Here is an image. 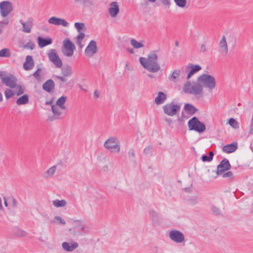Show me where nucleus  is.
I'll return each instance as SVG.
<instances>
[{
  "instance_id": "6e6d98bb",
  "label": "nucleus",
  "mask_w": 253,
  "mask_h": 253,
  "mask_svg": "<svg viewBox=\"0 0 253 253\" xmlns=\"http://www.w3.org/2000/svg\"><path fill=\"white\" fill-rule=\"evenodd\" d=\"M202 160L203 162H210L212 160L209 156L207 155H203L202 157Z\"/></svg>"
},
{
  "instance_id": "f704fd0d",
  "label": "nucleus",
  "mask_w": 253,
  "mask_h": 253,
  "mask_svg": "<svg viewBox=\"0 0 253 253\" xmlns=\"http://www.w3.org/2000/svg\"><path fill=\"white\" fill-rule=\"evenodd\" d=\"M52 223L54 224H58L64 225L66 224V221L63 218L60 216H55L53 219L51 221Z\"/></svg>"
},
{
  "instance_id": "f8f14e48",
  "label": "nucleus",
  "mask_w": 253,
  "mask_h": 253,
  "mask_svg": "<svg viewBox=\"0 0 253 253\" xmlns=\"http://www.w3.org/2000/svg\"><path fill=\"white\" fill-rule=\"evenodd\" d=\"M47 22L49 24L56 26H62L64 27H67L69 26V23L64 19L55 16L50 17L48 18Z\"/></svg>"
},
{
  "instance_id": "e433bc0d",
  "label": "nucleus",
  "mask_w": 253,
  "mask_h": 253,
  "mask_svg": "<svg viewBox=\"0 0 253 253\" xmlns=\"http://www.w3.org/2000/svg\"><path fill=\"white\" fill-rule=\"evenodd\" d=\"M11 55L9 48H4L0 50V57H9Z\"/></svg>"
},
{
  "instance_id": "f3484780",
  "label": "nucleus",
  "mask_w": 253,
  "mask_h": 253,
  "mask_svg": "<svg viewBox=\"0 0 253 253\" xmlns=\"http://www.w3.org/2000/svg\"><path fill=\"white\" fill-rule=\"evenodd\" d=\"M77 4H80L84 8H87L94 6V0H74Z\"/></svg>"
},
{
  "instance_id": "58836bf2",
  "label": "nucleus",
  "mask_w": 253,
  "mask_h": 253,
  "mask_svg": "<svg viewBox=\"0 0 253 253\" xmlns=\"http://www.w3.org/2000/svg\"><path fill=\"white\" fill-rule=\"evenodd\" d=\"M13 88H14V91L15 95H20L24 93V89L22 87V86L19 84H15V86H14Z\"/></svg>"
},
{
  "instance_id": "8fccbe9b",
  "label": "nucleus",
  "mask_w": 253,
  "mask_h": 253,
  "mask_svg": "<svg viewBox=\"0 0 253 253\" xmlns=\"http://www.w3.org/2000/svg\"><path fill=\"white\" fill-rule=\"evenodd\" d=\"M233 175V173L230 171H228L226 172L223 173L222 175V176L223 178H226V177L232 178Z\"/></svg>"
},
{
  "instance_id": "6ab92c4d",
  "label": "nucleus",
  "mask_w": 253,
  "mask_h": 253,
  "mask_svg": "<svg viewBox=\"0 0 253 253\" xmlns=\"http://www.w3.org/2000/svg\"><path fill=\"white\" fill-rule=\"evenodd\" d=\"M34 65L33 58L30 55H27L26 57V61L23 64V67L26 70L32 69Z\"/></svg>"
},
{
  "instance_id": "37998d69",
  "label": "nucleus",
  "mask_w": 253,
  "mask_h": 253,
  "mask_svg": "<svg viewBox=\"0 0 253 253\" xmlns=\"http://www.w3.org/2000/svg\"><path fill=\"white\" fill-rule=\"evenodd\" d=\"M229 124L234 128H238L239 123L233 118H230L228 121Z\"/></svg>"
},
{
  "instance_id": "13d9d810",
  "label": "nucleus",
  "mask_w": 253,
  "mask_h": 253,
  "mask_svg": "<svg viewBox=\"0 0 253 253\" xmlns=\"http://www.w3.org/2000/svg\"><path fill=\"white\" fill-rule=\"evenodd\" d=\"M54 98H52L49 100H47L45 104H47V105H51V106H52V105H53L54 103Z\"/></svg>"
},
{
  "instance_id": "473e14b6",
  "label": "nucleus",
  "mask_w": 253,
  "mask_h": 253,
  "mask_svg": "<svg viewBox=\"0 0 253 253\" xmlns=\"http://www.w3.org/2000/svg\"><path fill=\"white\" fill-rule=\"evenodd\" d=\"M62 74L64 77L71 76L72 74V67L68 65L64 66L62 69Z\"/></svg>"
},
{
  "instance_id": "052dcab7",
  "label": "nucleus",
  "mask_w": 253,
  "mask_h": 253,
  "mask_svg": "<svg viewBox=\"0 0 253 253\" xmlns=\"http://www.w3.org/2000/svg\"><path fill=\"white\" fill-rule=\"evenodd\" d=\"M12 205L14 208H15L17 206V201L14 198H12Z\"/></svg>"
},
{
  "instance_id": "6e6552de",
  "label": "nucleus",
  "mask_w": 253,
  "mask_h": 253,
  "mask_svg": "<svg viewBox=\"0 0 253 253\" xmlns=\"http://www.w3.org/2000/svg\"><path fill=\"white\" fill-rule=\"evenodd\" d=\"M164 112L169 116H173L176 114L177 111H179L180 107L178 105L174 104L173 102L170 104H167L163 107Z\"/></svg>"
},
{
  "instance_id": "a19ab883",
  "label": "nucleus",
  "mask_w": 253,
  "mask_h": 253,
  "mask_svg": "<svg viewBox=\"0 0 253 253\" xmlns=\"http://www.w3.org/2000/svg\"><path fill=\"white\" fill-rule=\"evenodd\" d=\"M14 234L18 237H23L26 236L27 232L23 229H17L15 231Z\"/></svg>"
},
{
  "instance_id": "412c9836",
  "label": "nucleus",
  "mask_w": 253,
  "mask_h": 253,
  "mask_svg": "<svg viewBox=\"0 0 253 253\" xmlns=\"http://www.w3.org/2000/svg\"><path fill=\"white\" fill-rule=\"evenodd\" d=\"M238 148L237 143L234 142L230 144H228L222 147V150L223 152L227 153H233Z\"/></svg>"
},
{
  "instance_id": "680f3d73",
  "label": "nucleus",
  "mask_w": 253,
  "mask_h": 253,
  "mask_svg": "<svg viewBox=\"0 0 253 253\" xmlns=\"http://www.w3.org/2000/svg\"><path fill=\"white\" fill-rule=\"evenodd\" d=\"M129 155H130L131 156L134 157H135V153L133 149H130L129 151L128 152Z\"/></svg>"
},
{
  "instance_id": "4c0bfd02",
  "label": "nucleus",
  "mask_w": 253,
  "mask_h": 253,
  "mask_svg": "<svg viewBox=\"0 0 253 253\" xmlns=\"http://www.w3.org/2000/svg\"><path fill=\"white\" fill-rule=\"evenodd\" d=\"M74 26L79 33H80V32L84 33L85 31V26L83 23L76 22L74 24Z\"/></svg>"
},
{
  "instance_id": "774afa93",
  "label": "nucleus",
  "mask_w": 253,
  "mask_h": 253,
  "mask_svg": "<svg viewBox=\"0 0 253 253\" xmlns=\"http://www.w3.org/2000/svg\"><path fill=\"white\" fill-rule=\"evenodd\" d=\"M78 227L81 230H84V225H80Z\"/></svg>"
},
{
  "instance_id": "c85d7f7f",
  "label": "nucleus",
  "mask_w": 253,
  "mask_h": 253,
  "mask_svg": "<svg viewBox=\"0 0 253 253\" xmlns=\"http://www.w3.org/2000/svg\"><path fill=\"white\" fill-rule=\"evenodd\" d=\"M85 35L83 32H80L75 38V42L76 44L79 46V47L82 49L84 45L82 44V41L84 38Z\"/></svg>"
},
{
  "instance_id": "c756f323",
  "label": "nucleus",
  "mask_w": 253,
  "mask_h": 253,
  "mask_svg": "<svg viewBox=\"0 0 253 253\" xmlns=\"http://www.w3.org/2000/svg\"><path fill=\"white\" fill-rule=\"evenodd\" d=\"M29 102V96L27 94H24L18 98L16 100V103L18 105H25Z\"/></svg>"
},
{
  "instance_id": "e2e57ef3",
  "label": "nucleus",
  "mask_w": 253,
  "mask_h": 253,
  "mask_svg": "<svg viewBox=\"0 0 253 253\" xmlns=\"http://www.w3.org/2000/svg\"><path fill=\"white\" fill-rule=\"evenodd\" d=\"M57 78L63 82H65L67 81V79L64 77H57Z\"/></svg>"
},
{
  "instance_id": "5fc2aeb1",
  "label": "nucleus",
  "mask_w": 253,
  "mask_h": 253,
  "mask_svg": "<svg viewBox=\"0 0 253 253\" xmlns=\"http://www.w3.org/2000/svg\"><path fill=\"white\" fill-rule=\"evenodd\" d=\"M9 23V18H6V19H4L3 20L0 22V25L2 26L4 25H7Z\"/></svg>"
},
{
  "instance_id": "ddd939ff",
  "label": "nucleus",
  "mask_w": 253,
  "mask_h": 253,
  "mask_svg": "<svg viewBox=\"0 0 253 253\" xmlns=\"http://www.w3.org/2000/svg\"><path fill=\"white\" fill-rule=\"evenodd\" d=\"M63 250L67 252H72L79 247V244L75 241L64 242L61 245Z\"/></svg>"
},
{
  "instance_id": "79ce46f5",
  "label": "nucleus",
  "mask_w": 253,
  "mask_h": 253,
  "mask_svg": "<svg viewBox=\"0 0 253 253\" xmlns=\"http://www.w3.org/2000/svg\"><path fill=\"white\" fill-rule=\"evenodd\" d=\"M176 5L179 7L183 8L186 6V0H174Z\"/></svg>"
},
{
  "instance_id": "393cba45",
  "label": "nucleus",
  "mask_w": 253,
  "mask_h": 253,
  "mask_svg": "<svg viewBox=\"0 0 253 253\" xmlns=\"http://www.w3.org/2000/svg\"><path fill=\"white\" fill-rule=\"evenodd\" d=\"M52 206L56 208H63L66 206L67 201L64 199H55L51 202Z\"/></svg>"
},
{
  "instance_id": "1a4fd4ad",
  "label": "nucleus",
  "mask_w": 253,
  "mask_h": 253,
  "mask_svg": "<svg viewBox=\"0 0 253 253\" xmlns=\"http://www.w3.org/2000/svg\"><path fill=\"white\" fill-rule=\"evenodd\" d=\"M0 79L3 84H4L5 85L10 88H13L14 86H15L17 79L12 75L1 74Z\"/></svg>"
},
{
  "instance_id": "2eb2a0df",
  "label": "nucleus",
  "mask_w": 253,
  "mask_h": 253,
  "mask_svg": "<svg viewBox=\"0 0 253 253\" xmlns=\"http://www.w3.org/2000/svg\"><path fill=\"white\" fill-rule=\"evenodd\" d=\"M219 51L220 53L222 55H226L228 53V45L226 41L225 36H223L219 42Z\"/></svg>"
},
{
  "instance_id": "09e8293b",
  "label": "nucleus",
  "mask_w": 253,
  "mask_h": 253,
  "mask_svg": "<svg viewBox=\"0 0 253 253\" xmlns=\"http://www.w3.org/2000/svg\"><path fill=\"white\" fill-rule=\"evenodd\" d=\"M104 146L106 149L110 150L111 149V139L108 138L104 143Z\"/></svg>"
},
{
  "instance_id": "3c124183",
  "label": "nucleus",
  "mask_w": 253,
  "mask_h": 253,
  "mask_svg": "<svg viewBox=\"0 0 253 253\" xmlns=\"http://www.w3.org/2000/svg\"><path fill=\"white\" fill-rule=\"evenodd\" d=\"M152 147L151 146H149L146 147L143 150L144 153L145 154H150L152 151Z\"/></svg>"
},
{
  "instance_id": "69168bd1",
  "label": "nucleus",
  "mask_w": 253,
  "mask_h": 253,
  "mask_svg": "<svg viewBox=\"0 0 253 253\" xmlns=\"http://www.w3.org/2000/svg\"><path fill=\"white\" fill-rule=\"evenodd\" d=\"M213 155H214V154H213V152H211H211H210L209 153V157L211 159V160H212V159H213Z\"/></svg>"
},
{
  "instance_id": "4be33fe9",
  "label": "nucleus",
  "mask_w": 253,
  "mask_h": 253,
  "mask_svg": "<svg viewBox=\"0 0 253 253\" xmlns=\"http://www.w3.org/2000/svg\"><path fill=\"white\" fill-rule=\"evenodd\" d=\"M51 110L55 118L57 119L63 114L65 109L54 104L51 106Z\"/></svg>"
},
{
  "instance_id": "0e129e2a",
  "label": "nucleus",
  "mask_w": 253,
  "mask_h": 253,
  "mask_svg": "<svg viewBox=\"0 0 253 253\" xmlns=\"http://www.w3.org/2000/svg\"><path fill=\"white\" fill-rule=\"evenodd\" d=\"M3 200H4V205L6 207H7L8 206V204H7L6 198L4 197Z\"/></svg>"
},
{
  "instance_id": "f03ea898",
  "label": "nucleus",
  "mask_w": 253,
  "mask_h": 253,
  "mask_svg": "<svg viewBox=\"0 0 253 253\" xmlns=\"http://www.w3.org/2000/svg\"><path fill=\"white\" fill-rule=\"evenodd\" d=\"M139 62L145 69L151 73H156L161 69L158 63V55L155 53L149 54L147 59L140 57Z\"/></svg>"
},
{
  "instance_id": "864d4df0",
  "label": "nucleus",
  "mask_w": 253,
  "mask_h": 253,
  "mask_svg": "<svg viewBox=\"0 0 253 253\" xmlns=\"http://www.w3.org/2000/svg\"><path fill=\"white\" fill-rule=\"evenodd\" d=\"M162 3L167 8H169L170 5V0H161Z\"/></svg>"
},
{
  "instance_id": "4468645a",
  "label": "nucleus",
  "mask_w": 253,
  "mask_h": 253,
  "mask_svg": "<svg viewBox=\"0 0 253 253\" xmlns=\"http://www.w3.org/2000/svg\"><path fill=\"white\" fill-rule=\"evenodd\" d=\"M57 170L56 165L52 166L47 169L42 173V177L45 179H51L54 177Z\"/></svg>"
},
{
  "instance_id": "bb28decb",
  "label": "nucleus",
  "mask_w": 253,
  "mask_h": 253,
  "mask_svg": "<svg viewBox=\"0 0 253 253\" xmlns=\"http://www.w3.org/2000/svg\"><path fill=\"white\" fill-rule=\"evenodd\" d=\"M180 73L181 71L179 69L174 70L169 76V80L171 82H176L177 81L178 78H179Z\"/></svg>"
},
{
  "instance_id": "5701e85b",
  "label": "nucleus",
  "mask_w": 253,
  "mask_h": 253,
  "mask_svg": "<svg viewBox=\"0 0 253 253\" xmlns=\"http://www.w3.org/2000/svg\"><path fill=\"white\" fill-rule=\"evenodd\" d=\"M37 42L39 47L43 48L46 45L52 43V40L51 38L43 39L41 37H39L37 39Z\"/></svg>"
},
{
  "instance_id": "2f4dec72",
  "label": "nucleus",
  "mask_w": 253,
  "mask_h": 253,
  "mask_svg": "<svg viewBox=\"0 0 253 253\" xmlns=\"http://www.w3.org/2000/svg\"><path fill=\"white\" fill-rule=\"evenodd\" d=\"M100 163L102 164L100 168V172L102 173H105L108 169V164H106L105 162H107V164L109 163V160H108L106 161L105 158H102L100 159Z\"/></svg>"
},
{
  "instance_id": "0eeeda50",
  "label": "nucleus",
  "mask_w": 253,
  "mask_h": 253,
  "mask_svg": "<svg viewBox=\"0 0 253 253\" xmlns=\"http://www.w3.org/2000/svg\"><path fill=\"white\" fill-rule=\"evenodd\" d=\"M98 47L96 42L94 40H91L84 50L85 56L88 58H92L97 52Z\"/></svg>"
},
{
  "instance_id": "9b49d317",
  "label": "nucleus",
  "mask_w": 253,
  "mask_h": 253,
  "mask_svg": "<svg viewBox=\"0 0 253 253\" xmlns=\"http://www.w3.org/2000/svg\"><path fill=\"white\" fill-rule=\"evenodd\" d=\"M169 237L176 243H181L184 240V234L178 230H173L169 232Z\"/></svg>"
},
{
  "instance_id": "a878e982",
  "label": "nucleus",
  "mask_w": 253,
  "mask_h": 253,
  "mask_svg": "<svg viewBox=\"0 0 253 253\" xmlns=\"http://www.w3.org/2000/svg\"><path fill=\"white\" fill-rule=\"evenodd\" d=\"M54 83L52 80H47L42 85V87L44 90L47 92H50L54 89Z\"/></svg>"
},
{
  "instance_id": "423d86ee",
  "label": "nucleus",
  "mask_w": 253,
  "mask_h": 253,
  "mask_svg": "<svg viewBox=\"0 0 253 253\" xmlns=\"http://www.w3.org/2000/svg\"><path fill=\"white\" fill-rule=\"evenodd\" d=\"M13 5L9 1H2L0 2V14L2 18H6L12 11Z\"/></svg>"
},
{
  "instance_id": "9d476101",
  "label": "nucleus",
  "mask_w": 253,
  "mask_h": 253,
  "mask_svg": "<svg viewBox=\"0 0 253 253\" xmlns=\"http://www.w3.org/2000/svg\"><path fill=\"white\" fill-rule=\"evenodd\" d=\"M231 168V165L229 161L226 159H223L217 167V170L216 171L212 170L213 172H215L217 175L221 174L224 171L228 170Z\"/></svg>"
},
{
  "instance_id": "c9c22d12",
  "label": "nucleus",
  "mask_w": 253,
  "mask_h": 253,
  "mask_svg": "<svg viewBox=\"0 0 253 253\" xmlns=\"http://www.w3.org/2000/svg\"><path fill=\"white\" fill-rule=\"evenodd\" d=\"M149 216L154 223L158 222L159 220V215L157 212L154 210H150L149 211Z\"/></svg>"
},
{
  "instance_id": "aec40b11",
  "label": "nucleus",
  "mask_w": 253,
  "mask_h": 253,
  "mask_svg": "<svg viewBox=\"0 0 253 253\" xmlns=\"http://www.w3.org/2000/svg\"><path fill=\"white\" fill-rule=\"evenodd\" d=\"M120 151V141L116 137H112V153H119Z\"/></svg>"
},
{
  "instance_id": "de8ad7c7",
  "label": "nucleus",
  "mask_w": 253,
  "mask_h": 253,
  "mask_svg": "<svg viewBox=\"0 0 253 253\" xmlns=\"http://www.w3.org/2000/svg\"><path fill=\"white\" fill-rule=\"evenodd\" d=\"M35 47V43L34 42H31L27 43L24 46V48H27V49H30L31 50H32V49H34Z\"/></svg>"
},
{
  "instance_id": "a18cd8bd",
  "label": "nucleus",
  "mask_w": 253,
  "mask_h": 253,
  "mask_svg": "<svg viewBox=\"0 0 253 253\" xmlns=\"http://www.w3.org/2000/svg\"><path fill=\"white\" fill-rule=\"evenodd\" d=\"M211 210L212 213L216 215H220L221 213V211H220L219 208H218L214 206H213L211 207Z\"/></svg>"
},
{
  "instance_id": "dca6fc26",
  "label": "nucleus",
  "mask_w": 253,
  "mask_h": 253,
  "mask_svg": "<svg viewBox=\"0 0 253 253\" xmlns=\"http://www.w3.org/2000/svg\"><path fill=\"white\" fill-rule=\"evenodd\" d=\"M201 66L199 65L190 64L188 66H186L185 68L186 71H189V72L187 76V79L189 80L192 77V76L201 70Z\"/></svg>"
},
{
  "instance_id": "7ed1b4c3",
  "label": "nucleus",
  "mask_w": 253,
  "mask_h": 253,
  "mask_svg": "<svg viewBox=\"0 0 253 253\" xmlns=\"http://www.w3.org/2000/svg\"><path fill=\"white\" fill-rule=\"evenodd\" d=\"M76 49V45L68 38H66L63 41L61 52L65 57L68 58L73 57Z\"/></svg>"
},
{
  "instance_id": "f257e3e1",
  "label": "nucleus",
  "mask_w": 253,
  "mask_h": 253,
  "mask_svg": "<svg viewBox=\"0 0 253 253\" xmlns=\"http://www.w3.org/2000/svg\"><path fill=\"white\" fill-rule=\"evenodd\" d=\"M216 81L214 78L209 74H203L198 77L197 82L187 81L183 87L185 93L192 94L199 98L203 96V87L211 91L216 86Z\"/></svg>"
},
{
  "instance_id": "72a5a7b5",
  "label": "nucleus",
  "mask_w": 253,
  "mask_h": 253,
  "mask_svg": "<svg viewBox=\"0 0 253 253\" xmlns=\"http://www.w3.org/2000/svg\"><path fill=\"white\" fill-rule=\"evenodd\" d=\"M67 99V97L66 96H62L57 100V101L55 103V104L65 110L66 107L65 105V103Z\"/></svg>"
},
{
  "instance_id": "603ef678",
  "label": "nucleus",
  "mask_w": 253,
  "mask_h": 253,
  "mask_svg": "<svg viewBox=\"0 0 253 253\" xmlns=\"http://www.w3.org/2000/svg\"><path fill=\"white\" fill-rule=\"evenodd\" d=\"M41 71L40 69H38L33 74L34 77L38 80H39L40 79V73Z\"/></svg>"
},
{
  "instance_id": "b1692460",
  "label": "nucleus",
  "mask_w": 253,
  "mask_h": 253,
  "mask_svg": "<svg viewBox=\"0 0 253 253\" xmlns=\"http://www.w3.org/2000/svg\"><path fill=\"white\" fill-rule=\"evenodd\" d=\"M167 99V95L162 91L158 93V96L155 99V103L157 105H160L164 103Z\"/></svg>"
},
{
  "instance_id": "338daca9",
  "label": "nucleus",
  "mask_w": 253,
  "mask_h": 253,
  "mask_svg": "<svg viewBox=\"0 0 253 253\" xmlns=\"http://www.w3.org/2000/svg\"><path fill=\"white\" fill-rule=\"evenodd\" d=\"M184 191L186 192H190L191 191V188L190 187L185 188Z\"/></svg>"
},
{
  "instance_id": "20e7f679",
  "label": "nucleus",
  "mask_w": 253,
  "mask_h": 253,
  "mask_svg": "<svg viewBox=\"0 0 253 253\" xmlns=\"http://www.w3.org/2000/svg\"><path fill=\"white\" fill-rule=\"evenodd\" d=\"M188 126L189 130H195L199 133L203 132L206 130L205 124L201 122L196 117H193L188 121Z\"/></svg>"
},
{
  "instance_id": "cd10ccee",
  "label": "nucleus",
  "mask_w": 253,
  "mask_h": 253,
  "mask_svg": "<svg viewBox=\"0 0 253 253\" xmlns=\"http://www.w3.org/2000/svg\"><path fill=\"white\" fill-rule=\"evenodd\" d=\"M184 110L188 114L191 115L194 114L198 111V109L194 106L189 103L185 105Z\"/></svg>"
},
{
  "instance_id": "49530a36",
  "label": "nucleus",
  "mask_w": 253,
  "mask_h": 253,
  "mask_svg": "<svg viewBox=\"0 0 253 253\" xmlns=\"http://www.w3.org/2000/svg\"><path fill=\"white\" fill-rule=\"evenodd\" d=\"M188 202L190 204L192 205L197 204L198 203V198L196 196L192 197L189 198Z\"/></svg>"
},
{
  "instance_id": "ea45409f",
  "label": "nucleus",
  "mask_w": 253,
  "mask_h": 253,
  "mask_svg": "<svg viewBox=\"0 0 253 253\" xmlns=\"http://www.w3.org/2000/svg\"><path fill=\"white\" fill-rule=\"evenodd\" d=\"M131 45L135 48H139L144 47V45L135 39H131L130 41Z\"/></svg>"
},
{
  "instance_id": "39448f33",
  "label": "nucleus",
  "mask_w": 253,
  "mask_h": 253,
  "mask_svg": "<svg viewBox=\"0 0 253 253\" xmlns=\"http://www.w3.org/2000/svg\"><path fill=\"white\" fill-rule=\"evenodd\" d=\"M47 56L49 61L52 63L56 67L60 68L62 65V61L57 54L55 49H51L47 53Z\"/></svg>"
},
{
  "instance_id": "4d7b16f0",
  "label": "nucleus",
  "mask_w": 253,
  "mask_h": 253,
  "mask_svg": "<svg viewBox=\"0 0 253 253\" xmlns=\"http://www.w3.org/2000/svg\"><path fill=\"white\" fill-rule=\"evenodd\" d=\"M206 45L205 44H202L200 47V52L201 53H204L206 52Z\"/></svg>"
},
{
  "instance_id": "c03bdc74",
  "label": "nucleus",
  "mask_w": 253,
  "mask_h": 253,
  "mask_svg": "<svg viewBox=\"0 0 253 253\" xmlns=\"http://www.w3.org/2000/svg\"><path fill=\"white\" fill-rule=\"evenodd\" d=\"M4 94L5 97L7 99L10 98L15 95L14 92H13V91H12L10 89H6L5 90Z\"/></svg>"
},
{
  "instance_id": "a211bd4d",
  "label": "nucleus",
  "mask_w": 253,
  "mask_h": 253,
  "mask_svg": "<svg viewBox=\"0 0 253 253\" xmlns=\"http://www.w3.org/2000/svg\"><path fill=\"white\" fill-rule=\"evenodd\" d=\"M23 30L22 31L25 33H30L33 26V22L31 20H28L26 22H21Z\"/></svg>"
},
{
  "instance_id": "bf43d9fd",
  "label": "nucleus",
  "mask_w": 253,
  "mask_h": 253,
  "mask_svg": "<svg viewBox=\"0 0 253 253\" xmlns=\"http://www.w3.org/2000/svg\"><path fill=\"white\" fill-rule=\"evenodd\" d=\"M93 96L96 98H99L100 96L99 92L97 90H95L93 93Z\"/></svg>"
},
{
  "instance_id": "7c9ffc66",
  "label": "nucleus",
  "mask_w": 253,
  "mask_h": 253,
  "mask_svg": "<svg viewBox=\"0 0 253 253\" xmlns=\"http://www.w3.org/2000/svg\"><path fill=\"white\" fill-rule=\"evenodd\" d=\"M120 9L117 2H112V18L116 17L119 13Z\"/></svg>"
}]
</instances>
